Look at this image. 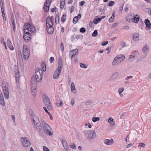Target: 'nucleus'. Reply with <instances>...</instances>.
I'll use <instances>...</instances> for the list:
<instances>
[{
  "label": "nucleus",
  "mask_w": 151,
  "mask_h": 151,
  "mask_svg": "<svg viewBox=\"0 0 151 151\" xmlns=\"http://www.w3.org/2000/svg\"><path fill=\"white\" fill-rule=\"evenodd\" d=\"M43 72L40 68H37L35 72V76H32L31 80V87L32 90H35L37 82L41 81L43 77Z\"/></svg>",
  "instance_id": "nucleus-1"
},
{
  "label": "nucleus",
  "mask_w": 151,
  "mask_h": 151,
  "mask_svg": "<svg viewBox=\"0 0 151 151\" xmlns=\"http://www.w3.org/2000/svg\"><path fill=\"white\" fill-rule=\"evenodd\" d=\"M31 119L33 120L35 128L38 132L40 131L42 129V127L39 119L36 115L33 113L30 115Z\"/></svg>",
  "instance_id": "nucleus-2"
},
{
  "label": "nucleus",
  "mask_w": 151,
  "mask_h": 151,
  "mask_svg": "<svg viewBox=\"0 0 151 151\" xmlns=\"http://www.w3.org/2000/svg\"><path fill=\"white\" fill-rule=\"evenodd\" d=\"M42 123L43 125L42 129L44 132L49 136L52 135L53 133L52 132L50 131L51 129L50 126L45 123L44 121L42 122Z\"/></svg>",
  "instance_id": "nucleus-3"
},
{
  "label": "nucleus",
  "mask_w": 151,
  "mask_h": 151,
  "mask_svg": "<svg viewBox=\"0 0 151 151\" xmlns=\"http://www.w3.org/2000/svg\"><path fill=\"white\" fill-rule=\"evenodd\" d=\"M23 55L24 59L27 60L29 57L30 51L26 45H24L23 47Z\"/></svg>",
  "instance_id": "nucleus-4"
},
{
  "label": "nucleus",
  "mask_w": 151,
  "mask_h": 151,
  "mask_svg": "<svg viewBox=\"0 0 151 151\" xmlns=\"http://www.w3.org/2000/svg\"><path fill=\"white\" fill-rule=\"evenodd\" d=\"M44 102L48 110H51L52 106L50 103V99L45 94L44 95Z\"/></svg>",
  "instance_id": "nucleus-5"
},
{
  "label": "nucleus",
  "mask_w": 151,
  "mask_h": 151,
  "mask_svg": "<svg viewBox=\"0 0 151 151\" xmlns=\"http://www.w3.org/2000/svg\"><path fill=\"white\" fill-rule=\"evenodd\" d=\"M24 29H26V31L29 32L30 31L32 33L34 32L35 31V29L34 26L30 24L27 23L25 24Z\"/></svg>",
  "instance_id": "nucleus-6"
},
{
  "label": "nucleus",
  "mask_w": 151,
  "mask_h": 151,
  "mask_svg": "<svg viewBox=\"0 0 151 151\" xmlns=\"http://www.w3.org/2000/svg\"><path fill=\"white\" fill-rule=\"evenodd\" d=\"M21 142L23 146L25 147H28L31 145L29 139L26 137H22Z\"/></svg>",
  "instance_id": "nucleus-7"
},
{
  "label": "nucleus",
  "mask_w": 151,
  "mask_h": 151,
  "mask_svg": "<svg viewBox=\"0 0 151 151\" xmlns=\"http://www.w3.org/2000/svg\"><path fill=\"white\" fill-rule=\"evenodd\" d=\"M24 30L25 34V35H24L23 36L24 39L25 41L27 42L30 39L31 35L29 32L26 31V29H24Z\"/></svg>",
  "instance_id": "nucleus-8"
},
{
  "label": "nucleus",
  "mask_w": 151,
  "mask_h": 151,
  "mask_svg": "<svg viewBox=\"0 0 151 151\" xmlns=\"http://www.w3.org/2000/svg\"><path fill=\"white\" fill-rule=\"evenodd\" d=\"M87 134L89 139H92L96 137V134L94 130L89 131L88 132Z\"/></svg>",
  "instance_id": "nucleus-9"
},
{
  "label": "nucleus",
  "mask_w": 151,
  "mask_h": 151,
  "mask_svg": "<svg viewBox=\"0 0 151 151\" xmlns=\"http://www.w3.org/2000/svg\"><path fill=\"white\" fill-rule=\"evenodd\" d=\"M53 17L51 16L50 17H48L46 19V26H48L50 25H53V22L52 20H53Z\"/></svg>",
  "instance_id": "nucleus-10"
},
{
  "label": "nucleus",
  "mask_w": 151,
  "mask_h": 151,
  "mask_svg": "<svg viewBox=\"0 0 151 151\" xmlns=\"http://www.w3.org/2000/svg\"><path fill=\"white\" fill-rule=\"evenodd\" d=\"M3 89L5 98L8 99L9 98V92L8 87L6 86L3 87Z\"/></svg>",
  "instance_id": "nucleus-11"
},
{
  "label": "nucleus",
  "mask_w": 151,
  "mask_h": 151,
  "mask_svg": "<svg viewBox=\"0 0 151 151\" xmlns=\"http://www.w3.org/2000/svg\"><path fill=\"white\" fill-rule=\"evenodd\" d=\"M47 30V32L50 34H52L54 32V28L52 25H50L48 26H46Z\"/></svg>",
  "instance_id": "nucleus-12"
},
{
  "label": "nucleus",
  "mask_w": 151,
  "mask_h": 151,
  "mask_svg": "<svg viewBox=\"0 0 151 151\" xmlns=\"http://www.w3.org/2000/svg\"><path fill=\"white\" fill-rule=\"evenodd\" d=\"M114 143V140L112 138H111L110 139H106L104 141V143L106 145H111L113 144Z\"/></svg>",
  "instance_id": "nucleus-13"
},
{
  "label": "nucleus",
  "mask_w": 151,
  "mask_h": 151,
  "mask_svg": "<svg viewBox=\"0 0 151 151\" xmlns=\"http://www.w3.org/2000/svg\"><path fill=\"white\" fill-rule=\"evenodd\" d=\"M133 39L135 41H137L139 39V35L138 33H133Z\"/></svg>",
  "instance_id": "nucleus-14"
},
{
  "label": "nucleus",
  "mask_w": 151,
  "mask_h": 151,
  "mask_svg": "<svg viewBox=\"0 0 151 151\" xmlns=\"http://www.w3.org/2000/svg\"><path fill=\"white\" fill-rule=\"evenodd\" d=\"M63 66V65L62 59L60 58L59 60L58 67L57 69L59 71H61Z\"/></svg>",
  "instance_id": "nucleus-15"
},
{
  "label": "nucleus",
  "mask_w": 151,
  "mask_h": 151,
  "mask_svg": "<svg viewBox=\"0 0 151 151\" xmlns=\"http://www.w3.org/2000/svg\"><path fill=\"white\" fill-rule=\"evenodd\" d=\"M134 14L128 15L127 16V20L129 22H133V19L134 18Z\"/></svg>",
  "instance_id": "nucleus-16"
},
{
  "label": "nucleus",
  "mask_w": 151,
  "mask_h": 151,
  "mask_svg": "<svg viewBox=\"0 0 151 151\" xmlns=\"http://www.w3.org/2000/svg\"><path fill=\"white\" fill-rule=\"evenodd\" d=\"M81 14H79L77 16L75 17L73 19V22L74 24H76L81 18Z\"/></svg>",
  "instance_id": "nucleus-17"
},
{
  "label": "nucleus",
  "mask_w": 151,
  "mask_h": 151,
  "mask_svg": "<svg viewBox=\"0 0 151 151\" xmlns=\"http://www.w3.org/2000/svg\"><path fill=\"white\" fill-rule=\"evenodd\" d=\"M61 71H59L57 69L56 70L53 75V78L54 79H56L59 77Z\"/></svg>",
  "instance_id": "nucleus-18"
},
{
  "label": "nucleus",
  "mask_w": 151,
  "mask_h": 151,
  "mask_svg": "<svg viewBox=\"0 0 151 151\" xmlns=\"http://www.w3.org/2000/svg\"><path fill=\"white\" fill-rule=\"evenodd\" d=\"M62 142L66 151H68L69 149L68 148V144L67 141L65 139H63Z\"/></svg>",
  "instance_id": "nucleus-19"
},
{
  "label": "nucleus",
  "mask_w": 151,
  "mask_h": 151,
  "mask_svg": "<svg viewBox=\"0 0 151 151\" xmlns=\"http://www.w3.org/2000/svg\"><path fill=\"white\" fill-rule=\"evenodd\" d=\"M116 57L118 58L117 59L120 62H122L125 59V56L122 55H118Z\"/></svg>",
  "instance_id": "nucleus-20"
},
{
  "label": "nucleus",
  "mask_w": 151,
  "mask_h": 151,
  "mask_svg": "<svg viewBox=\"0 0 151 151\" xmlns=\"http://www.w3.org/2000/svg\"><path fill=\"white\" fill-rule=\"evenodd\" d=\"M7 44L8 46L9 47L10 49L11 50H14V47L13 46L12 44V43L11 41L9 39H8L7 41Z\"/></svg>",
  "instance_id": "nucleus-21"
},
{
  "label": "nucleus",
  "mask_w": 151,
  "mask_h": 151,
  "mask_svg": "<svg viewBox=\"0 0 151 151\" xmlns=\"http://www.w3.org/2000/svg\"><path fill=\"white\" fill-rule=\"evenodd\" d=\"M119 75V73L118 72H114L111 78L112 79H116L118 77Z\"/></svg>",
  "instance_id": "nucleus-22"
},
{
  "label": "nucleus",
  "mask_w": 151,
  "mask_h": 151,
  "mask_svg": "<svg viewBox=\"0 0 151 151\" xmlns=\"http://www.w3.org/2000/svg\"><path fill=\"white\" fill-rule=\"evenodd\" d=\"M117 58H116V57L115 58L112 63L113 65L115 66L119 63L120 61L118 60Z\"/></svg>",
  "instance_id": "nucleus-23"
},
{
  "label": "nucleus",
  "mask_w": 151,
  "mask_h": 151,
  "mask_svg": "<svg viewBox=\"0 0 151 151\" xmlns=\"http://www.w3.org/2000/svg\"><path fill=\"white\" fill-rule=\"evenodd\" d=\"M145 23L146 25V26L147 27H149L151 26V23L150 21L147 19H145Z\"/></svg>",
  "instance_id": "nucleus-24"
},
{
  "label": "nucleus",
  "mask_w": 151,
  "mask_h": 151,
  "mask_svg": "<svg viewBox=\"0 0 151 151\" xmlns=\"http://www.w3.org/2000/svg\"><path fill=\"white\" fill-rule=\"evenodd\" d=\"M50 5L48 6L46 5V4H44V11L46 12H48L49 10V8Z\"/></svg>",
  "instance_id": "nucleus-25"
},
{
  "label": "nucleus",
  "mask_w": 151,
  "mask_h": 151,
  "mask_svg": "<svg viewBox=\"0 0 151 151\" xmlns=\"http://www.w3.org/2000/svg\"><path fill=\"white\" fill-rule=\"evenodd\" d=\"M108 122L109 123H110L111 122V123H110V125L111 126H113L115 125V122L114 121H113V119L111 118H110L108 119Z\"/></svg>",
  "instance_id": "nucleus-26"
},
{
  "label": "nucleus",
  "mask_w": 151,
  "mask_h": 151,
  "mask_svg": "<svg viewBox=\"0 0 151 151\" xmlns=\"http://www.w3.org/2000/svg\"><path fill=\"white\" fill-rule=\"evenodd\" d=\"M67 15L66 14H63L61 18V21L62 22H65L66 18Z\"/></svg>",
  "instance_id": "nucleus-27"
},
{
  "label": "nucleus",
  "mask_w": 151,
  "mask_h": 151,
  "mask_svg": "<svg viewBox=\"0 0 151 151\" xmlns=\"http://www.w3.org/2000/svg\"><path fill=\"white\" fill-rule=\"evenodd\" d=\"M135 58V55H133V54L130 55L129 59V62H132L134 60V58Z\"/></svg>",
  "instance_id": "nucleus-28"
},
{
  "label": "nucleus",
  "mask_w": 151,
  "mask_h": 151,
  "mask_svg": "<svg viewBox=\"0 0 151 151\" xmlns=\"http://www.w3.org/2000/svg\"><path fill=\"white\" fill-rule=\"evenodd\" d=\"M0 104L3 106L5 105L3 96H0Z\"/></svg>",
  "instance_id": "nucleus-29"
},
{
  "label": "nucleus",
  "mask_w": 151,
  "mask_h": 151,
  "mask_svg": "<svg viewBox=\"0 0 151 151\" xmlns=\"http://www.w3.org/2000/svg\"><path fill=\"white\" fill-rule=\"evenodd\" d=\"M139 17H136V16H135V15H134V18L133 19V22H134L136 23H137L138 22H139Z\"/></svg>",
  "instance_id": "nucleus-30"
},
{
  "label": "nucleus",
  "mask_w": 151,
  "mask_h": 151,
  "mask_svg": "<svg viewBox=\"0 0 151 151\" xmlns=\"http://www.w3.org/2000/svg\"><path fill=\"white\" fill-rule=\"evenodd\" d=\"M149 49V47H148L147 45H145L144 46L142 49V50L144 54H146V52Z\"/></svg>",
  "instance_id": "nucleus-31"
},
{
  "label": "nucleus",
  "mask_w": 151,
  "mask_h": 151,
  "mask_svg": "<svg viewBox=\"0 0 151 151\" xmlns=\"http://www.w3.org/2000/svg\"><path fill=\"white\" fill-rule=\"evenodd\" d=\"M101 20V18H98L97 19H95L93 21V23L95 24H97L98 22H100Z\"/></svg>",
  "instance_id": "nucleus-32"
},
{
  "label": "nucleus",
  "mask_w": 151,
  "mask_h": 151,
  "mask_svg": "<svg viewBox=\"0 0 151 151\" xmlns=\"http://www.w3.org/2000/svg\"><path fill=\"white\" fill-rule=\"evenodd\" d=\"M100 118L99 117H93L92 119V121L93 122H96L97 121H99L100 120Z\"/></svg>",
  "instance_id": "nucleus-33"
},
{
  "label": "nucleus",
  "mask_w": 151,
  "mask_h": 151,
  "mask_svg": "<svg viewBox=\"0 0 151 151\" xmlns=\"http://www.w3.org/2000/svg\"><path fill=\"white\" fill-rule=\"evenodd\" d=\"M115 4V2L113 1H109L108 4V5L109 6H113Z\"/></svg>",
  "instance_id": "nucleus-34"
},
{
  "label": "nucleus",
  "mask_w": 151,
  "mask_h": 151,
  "mask_svg": "<svg viewBox=\"0 0 151 151\" xmlns=\"http://www.w3.org/2000/svg\"><path fill=\"white\" fill-rule=\"evenodd\" d=\"M71 89L72 92L73 91V90H75V85L73 82H72L71 83Z\"/></svg>",
  "instance_id": "nucleus-35"
},
{
  "label": "nucleus",
  "mask_w": 151,
  "mask_h": 151,
  "mask_svg": "<svg viewBox=\"0 0 151 151\" xmlns=\"http://www.w3.org/2000/svg\"><path fill=\"white\" fill-rule=\"evenodd\" d=\"M42 68L44 71H45L46 70V66L45 64L43 63L42 65Z\"/></svg>",
  "instance_id": "nucleus-36"
},
{
  "label": "nucleus",
  "mask_w": 151,
  "mask_h": 151,
  "mask_svg": "<svg viewBox=\"0 0 151 151\" xmlns=\"http://www.w3.org/2000/svg\"><path fill=\"white\" fill-rule=\"evenodd\" d=\"M132 54L133 55H135V58H136L139 55V52L138 51H135Z\"/></svg>",
  "instance_id": "nucleus-37"
},
{
  "label": "nucleus",
  "mask_w": 151,
  "mask_h": 151,
  "mask_svg": "<svg viewBox=\"0 0 151 151\" xmlns=\"http://www.w3.org/2000/svg\"><path fill=\"white\" fill-rule=\"evenodd\" d=\"M93 101L91 100H88L86 102L85 104L86 105L88 106L91 105L93 103Z\"/></svg>",
  "instance_id": "nucleus-38"
},
{
  "label": "nucleus",
  "mask_w": 151,
  "mask_h": 151,
  "mask_svg": "<svg viewBox=\"0 0 151 151\" xmlns=\"http://www.w3.org/2000/svg\"><path fill=\"white\" fill-rule=\"evenodd\" d=\"M98 35V32L97 30H95L92 34V35L93 37H95Z\"/></svg>",
  "instance_id": "nucleus-39"
},
{
  "label": "nucleus",
  "mask_w": 151,
  "mask_h": 151,
  "mask_svg": "<svg viewBox=\"0 0 151 151\" xmlns=\"http://www.w3.org/2000/svg\"><path fill=\"white\" fill-rule=\"evenodd\" d=\"M124 90V88H121L119 89V92L120 94V95L121 96L122 95V96H123L122 94H121V93Z\"/></svg>",
  "instance_id": "nucleus-40"
},
{
  "label": "nucleus",
  "mask_w": 151,
  "mask_h": 151,
  "mask_svg": "<svg viewBox=\"0 0 151 151\" xmlns=\"http://www.w3.org/2000/svg\"><path fill=\"white\" fill-rule=\"evenodd\" d=\"M86 31V29L84 27H82L80 29V32L81 33H84Z\"/></svg>",
  "instance_id": "nucleus-41"
},
{
  "label": "nucleus",
  "mask_w": 151,
  "mask_h": 151,
  "mask_svg": "<svg viewBox=\"0 0 151 151\" xmlns=\"http://www.w3.org/2000/svg\"><path fill=\"white\" fill-rule=\"evenodd\" d=\"M59 16L58 17L56 16L55 17V22L56 24H58L59 22Z\"/></svg>",
  "instance_id": "nucleus-42"
},
{
  "label": "nucleus",
  "mask_w": 151,
  "mask_h": 151,
  "mask_svg": "<svg viewBox=\"0 0 151 151\" xmlns=\"http://www.w3.org/2000/svg\"><path fill=\"white\" fill-rule=\"evenodd\" d=\"M80 66H81V67L84 68H86L87 67V66L85 65V64H83L82 63H80Z\"/></svg>",
  "instance_id": "nucleus-43"
},
{
  "label": "nucleus",
  "mask_w": 151,
  "mask_h": 151,
  "mask_svg": "<svg viewBox=\"0 0 151 151\" xmlns=\"http://www.w3.org/2000/svg\"><path fill=\"white\" fill-rule=\"evenodd\" d=\"M51 0H47L44 4H46V5L48 4V5L51 4Z\"/></svg>",
  "instance_id": "nucleus-44"
},
{
  "label": "nucleus",
  "mask_w": 151,
  "mask_h": 151,
  "mask_svg": "<svg viewBox=\"0 0 151 151\" xmlns=\"http://www.w3.org/2000/svg\"><path fill=\"white\" fill-rule=\"evenodd\" d=\"M78 50L77 49H73L70 52V53L73 52V53H76L77 54V53L78 52Z\"/></svg>",
  "instance_id": "nucleus-45"
},
{
  "label": "nucleus",
  "mask_w": 151,
  "mask_h": 151,
  "mask_svg": "<svg viewBox=\"0 0 151 151\" xmlns=\"http://www.w3.org/2000/svg\"><path fill=\"white\" fill-rule=\"evenodd\" d=\"M44 151H50L48 148L44 146L43 148Z\"/></svg>",
  "instance_id": "nucleus-46"
},
{
  "label": "nucleus",
  "mask_w": 151,
  "mask_h": 151,
  "mask_svg": "<svg viewBox=\"0 0 151 151\" xmlns=\"http://www.w3.org/2000/svg\"><path fill=\"white\" fill-rule=\"evenodd\" d=\"M139 145L142 147H144L145 146V144L142 143H139Z\"/></svg>",
  "instance_id": "nucleus-47"
},
{
  "label": "nucleus",
  "mask_w": 151,
  "mask_h": 151,
  "mask_svg": "<svg viewBox=\"0 0 151 151\" xmlns=\"http://www.w3.org/2000/svg\"><path fill=\"white\" fill-rule=\"evenodd\" d=\"M118 23L117 22H116L111 27V28H115L118 25Z\"/></svg>",
  "instance_id": "nucleus-48"
},
{
  "label": "nucleus",
  "mask_w": 151,
  "mask_h": 151,
  "mask_svg": "<svg viewBox=\"0 0 151 151\" xmlns=\"http://www.w3.org/2000/svg\"><path fill=\"white\" fill-rule=\"evenodd\" d=\"M60 49L63 52L64 50V45L63 43H61L60 44Z\"/></svg>",
  "instance_id": "nucleus-49"
},
{
  "label": "nucleus",
  "mask_w": 151,
  "mask_h": 151,
  "mask_svg": "<svg viewBox=\"0 0 151 151\" xmlns=\"http://www.w3.org/2000/svg\"><path fill=\"white\" fill-rule=\"evenodd\" d=\"M133 78V76H128L126 77V78H125V80H128L129 79H130V78Z\"/></svg>",
  "instance_id": "nucleus-50"
},
{
  "label": "nucleus",
  "mask_w": 151,
  "mask_h": 151,
  "mask_svg": "<svg viewBox=\"0 0 151 151\" xmlns=\"http://www.w3.org/2000/svg\"><path fill=\"white\" fill-rule=\"evenodd\" d=\"M74 9H75V7L74 6H72L71 7V8H70V9H71L70 13H72L73 12V11H74Z\"/></svg>",
  "instance_id": "nucleus-51"
},
{
  "label": "nucleus",
  "mask_w": 151,
  "mask_h": 151,
  "mask_svg": "<svg viewBox=\"0 0 151 151\" xmlns=\"http://www.w3.org/2000/svg\"><path fill=\"white\" fill-rule=\"evenodd\" d=\"M12 22L13 25V28H14V27H15V25L14 24V20L12 18Z\"/></svg>",
  "instance_id": "nucleus-52"
},
{
  "label": "nucleus",
  "mask_w": 151,
  "mask_h": 151,
  "mask_svg": "<svg viewBox=\"0 0 151 151\" xmlns=\"http://www.w3.org/2000/svg\"><path fill=\"white\" fill-rule=\"evenodd\" d=\"M126 45V43L124 42H122L121 43L120 45L121 47H124Z\"/></svg>",
  "instance_id": "nucleus-53"
},
{
  "label": "nucleus",
  "mask_w": 151,
  "mask_h": 151,
  "mask_svg": "<svg viewBox=\"0 0 151 151\" xmlns=\"http://www.w3.org/2000/svg\"><path fill=\"white\" fill-rule=\"evenodd\" d=\"M108 43V42L107 41H106L104 42V43H102L101 44L102 46H105Z\"/></svg>",
  "instance_id": "nucleus-54"
},
{
  "label": "nucleus",
  "mask_w": 151,
  "mask_h": 151,
  "mask_svg": "<svg viewBox=\"0 0 151 151\" xmlns=\"http://www.w3.org/2000/svg\"><path fill=\"white\" fill-rule=\"evenodd\" d=\"M19 77H16V82L17 83H18L19 82Z\"/></svg>",
  "instance_id": "nucleus-55"
},
{
  "label": "nucleus",
  "mask_w": 151,
  "mask_h": 151,
  "mask_svg": "<svg viewBox=\"0 0 151 151\" xmlns=\"http://www.w3.org/2000/svg\"><path fill=\"white\" fill-rule=\"evenodd\" d=\"M75 100L74 99H72L71 100V104L73 106L74 105Z\"/></svg>",
  "instance_id": "nucleus-56"
},
{
  "label": "nucleus",
  "mask_w": 151,
  "mask_h": 151,
  "mask_svg": "<svg viewBox=\"0 0 151 151\" xmlns=\"http://www.w3.org/2000/svg\"><path fill=\"white\" fill-rule=\"evenodd\" d=\"M54 60V57H52L50 59V61L51 63H52Z\"/></svg>",
  "instance_id": "nucleus-57"
},
{
  "label": "nucleus",
  "mask_w": 151,
  "mask_h": 151,
  "mask_svg": "<svg viewBox=\"0 0 151 151\" xmlns=\"http://www.w3.org/2000/svg\"><path fill=\"white\" fill-rule=\"evenodd\" d=\"M14 72H15V73H17V72H19L18 71V67H17L16 66H15V68H14Z\"/></svg>",
  "instance_id": "nucleus-58"
},
{
  "label": "nucleus",
  "mask_w": 151,
  "mask_h": 151,
  "mask_svg": "<svg viewBox=\"0 0 151 151\" xmlns=\"http://www.w3.org/2000/svg\"><path fill=\"white\" fill-rule=\"evenodd\" d=\"M85 3V1H82L80 3V5L81 6H82Z\"/></svg>",
  "instance_id": "nucleus-59"
},
{
  "label": "nucleus",
  "mask_w": 151,
  "mask_h": 151,
  "mask_svg": "<svg viewBox=\"0 0 151 151\" xmlns=\"http://www.w3.org/2000/svg\"><path fill=\"white\" fill-rule=\"evenodd\" d=\"M129 28V27L128 26H126L123 27L122 29H128Z\"/></svg>",
  "instance_id": "nucleus-60"
},
{
  "label": "nucleus",
  "mask_w": 151,
  "mask_h": 151,
  "mask_svg": "<svg viewBox=\"0 0 151 151\" xmlns=\"http://www.w3.org/2000/svg\"><path fill=\"white\" fill-rule=\"evenodd\" d=\"M56 9H57L55 7H54V8H52L51 9V12H54L55 11V10Z\"/></svg>",
  "instance_id": "nucleus-61"
},
{
  "label": "nucleus",
  "mask_w": 151,
  "mask_h": 151,
  "mask_svg": "<svg viewBox=\"0 0 151 151\" xmlns=\"http://www.w3.org/2000/svg\"><path fill=\"white\" fill-rule=\"evenodd\" d=\"M15 76L16 78V77H19V72H17V73H15Z\"/></svg>",
  "instance_id": "nucleus-62"
},
{
  "label": "nucleus",
  "mask_w": 151,
  "mask_h": 151,
  "mask_svg": "<svg viewBox=\"0 0 151 151\" xmlns=\"http://www.w3.org/2000/svg\"><path fill=\"white\" fill-rule=\"evenodd\" d=\"M111 17H112V20H114L115 17V13H114L112 14V15Z\"/></svg>",
  "instance_id": "nucleus-63"
},
{
  "label": "nucleus",
  "mask_w": 151,
  "mask_h": 151,
  "mask_svg": "<svg viewBox=\"0 0 151 151\" xmlns=\"http://www.w3.org/2000/svg\"><path fill=\"white\" fill-rule=\"evenodd\" d=\"M48 114L49 115V116H50V119L51 120H52L53 118H52V116L51 115V114L49 112L48 113Z\"/></svg>",
  "instance_id": "nucleus-64"
}]
</instances>
